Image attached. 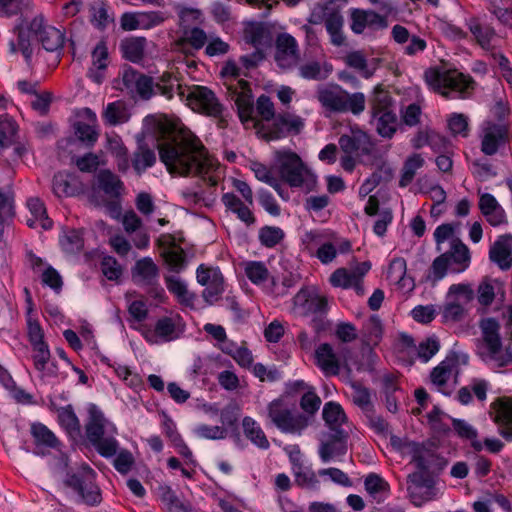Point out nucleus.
Returning a JSON list of instances; mask_svg holds the SVG:
<instances>
[{"label": "nucleus", "mask_w": 512, "mask_h": 512, "mask_svg": "<svg viewBox=\"0 0 512 512\" xmlns=\"http://www.w3.org/2000/svg\"><path fill=\"white\" fill-rule=\"evenodd\" d=\"M88 414L85 424L87 441L101 457H114L113 467L117 472L121 475L128 474L135 464V459L130 450L120 448V443L116 439V426L105 418L104 413L95 404H90Z\"/></svg>", "instance_id": "f257e3e1"}, {"label": "nucleus", "mask_w": 512, "mask_h": 512, "mask_svg": "<svg viewBox=\"0 0 512 512\" xmlns=\"http://www.w3.org/2000/svg\"><path fill=\"white\" fill-rule=\"evenodd\" d=\"M160 161L171 175H204L208 172V152L201 140L188 133L158 146Z\"/></svg>", "instance_id": "f03ea898"}, {"label": "nucleus", "mask_w": 512, "mask_h": 512, "mask_svg": "<svg viewBox=\"0 0 512 512\" xmlns=\"http://www.w3.org/2000/svg\"><path fill=\"white\" fill-rule=\"evenodd\" d=\"M371 124L384 138H391L397 130L395 102L389 91L377 86L369 99Z\"/></svg>", "instance_id": "7ed1b4c3"}, {"label": "nucleus", "mask_w": 512, "mask_h": 512, "mask_svg": "<svg viewBox=\"0 0 512 512\" xmlns=\"http://www.w3.org/2000/svg\"><path fill=\"white\" fill-rule=\"evenodd\" d=\"M187 101L193 111L216 119L219 128L224 129L228 126V110L209 87L193 85L187 95Z\"/></svg>", "instance_id": "20e7f679"}, {"label": "nucleus", "mask_w": 512, "mask_h": 512, "mask_svg": "<svg viewBox=\"0 0 512 512\" xmlns=\"http://www.w3.org/2000/svg\"><path fill=\"white\" fill-rule=\"evenodd\" d=\"M411 457L417 471L408 475L407 482L418 488H431L434 485V480L429 469L434 467L441 471L447 465V460L420 443L412 444Z\"/></svg>", "instance_id": "39448f33"}, {"label": "nucleus", "mask_w": 512, "mask_h": 512, "mask_svg": "<svg viewBox=\"0 0 512 512\" xmlns=\"http://www.w3.org/2000/svg\"><path fill=\"white\" fill-rule=\"evenodd\" d=\"M63 482L66 487L77 493L86 505L94 507L101 503L102 494L96 484V473L88 464H83L77 471H67Z\"/></svg>", "instance_id": "423d86ee"}, {"label": "nucleus", "mask_w": 512, "mask_h": 512, "mask_svg": "<svg viewBox=\"0 0 512 512\" xmlns=\"http://www.w3.org/2000/svg\"><path fill=\"white\" fill-rule=\"evenodd\" d=\"M348 22L355 35L374 36L389 26L388 17L373 9L351 7L348 10Z\"/></svg>", "instance_id": "0eeeda50"}, {"label": "nucleus", "mask_w": 512, "mask_h": 512, "mask_svg": "<svg viewBox=\"0 0 512 512\" xmlns=\"http://www.w3.org/2000/svg\"><path fill=\"white\" fill-rule=\"evenodd\" d=\"M424 80L428 87L434 92L442 93L444 88H459L463 90L474 89L475 81L469 75L456 73L450 70L442 71L438 67H430L424 72Z\"/></svg>", "instance_id": "6e6552de"}, {"label": "nucleus", "mask_w": 512, "mask_h": 512, "mask_svg": "<svg viewBox=\"0 0 512 512\" xmlns=\"http://www.w3.org/2000/svg\"><path fill=\"white\" fill-rule=\"evenodd\" d=\"M278 173L282 181L292 188H300L304 184V172L307 171L300 156L293 151L278 152Z\"/></svg>", "instance_id": "1a4fd4ad"}, {"label": "nucleus", "mask_w": 512, "mask_h": 512, "mask_svg": "<svg viewBox=\"0 0 512 512\" xmlns=\"http://www.w3.org/2000/svg\"><path fill=\"white\" fill-rule=\"evenodd\" d=\"M196 278L199 284L206 286L202 296L209 304L216 302L225 291L224 276L219 267L200 264L196 270Z\"/></svg>", "instance_id": "9d476101"}, {"label": "nucleus", "mask_w": 512, "mask_h": 512, "mask_svg": "<svg viewBox=\"0 0 512 512\" xmlns=\"http://www.w3.org/2000/svg\"><path fill=\"white\" fill-rule=\"evenodd\" d=\"M510 142L508 124L488 121L482 130L481 151L487 156L495 155L498 150Z\"/></svg>", "instance_id": "9b49d317"}, {"label": "nucleus", "mask_w": 512, "mask_h": 512, "mask_svg": "<svg viewBox=\"0 0 512 512\" xmlns=\"http://www.w3.org/2000/svg\"><path fill=\"white\" fill-rule=\"evenodd\" d=\"M304 128V121L300 116L289 112L278 113L266 131L268 140H279L289 135H298Z\"/></svg>", "instance_id": "f8f14e48"}, {"label": "nucleus", "mask_w": 512, "mask_h": 512, "mask_svg": "<svg viewBox=\"0 0 512 512\" xmlns=\"http://www.w3.org/2000/svg\"><path fill=\"white\" fill-rule=\"evenodd\" d=\"M295 307L300 308L304 314L324 315L328 311V301L325 296L317 293L315 288L303 287L293 298Z\"/></svg>", "instance_id": "ddd939ff"}, {"label": "nucleus", "mask_w": 512, "mask_h": 512, "mask_svg": "<svg viewBox=\"0 0 512 512\" xmlns=\"http://www.w3.org/2000/svg\"><path fill=\"white\" fill-rule=\"evenodd\" d=\"M339 145L345 154H353L356 157L369 156L374 151V143L363 131H353L350 135L340 136Z\"/></svg>", "instance_id": "4468645a"}, {"label": "nucleus", "mask_w": 512, "mask_h": 512, "mask_svg": "<svg viewBox=\"0 0 512 512\" xmlns=\"http://www.w3.org/2000/svg\"><path fill=\"white\" fill-rule=\"evenodd\" d=\"M348 432L338 430L337 433L329 435L326 441L319 446V457L323 463H328L336 457L344 456L347 453Z\"/></svg>", "instance_id": "2eb2a0df"}, {"label": "nucleus", "mask_w": 512, "mask_h": 512, "mask_svg": "<svg viewBox=\"0 0 512 512\" xmlns=\"http://www.w3.org/2000/svg\"><path fill=\"white\" fill-rule=\"evenodd\" d=\"M30 432L34 439V453L36 455L45 456L48 453L46 449H60V440L56 437L54 432L51 431L45 424L41 422L32 423Z\"/></svg>", "instance_id": "dca6fc26"}, {"label": "nucleus", "mask_w": 512, "mask_h": 512, "mask_svg": "<svg viewBox=\"0 0 512 512\" xmlns=\"http://www.w3.org/2000/svg\"><path fill=\"white\" fill-rule=\"evenodd\" d=\"M466 26L473 35L476 43L484 50L493 49L492 41L496 37V31L493 26L483 22L480 17L472 16L466 19Z\"/></svg>", "instance_id": "f3484780"}, {"label": "nucleus", "mask_w": 512, "mask_h": 512, "mask_svg": "<svg viewBox=\"0 0 512 512\" xmlns=\"http://www.w3.org/2000/svg\"><path fill=\"white\" fill-rule=\"evenodd\" d=\"M489 258L501 270H508L512 266V235H501L490 247Z\"/></svg>", "instance_id": "a211bd4d"}, {"label": "nucleus", "mask_w": 512, "mask_h": 512, "mask_svg": "<svg viewBox=\"0 0 512 512\" xmlns=\"http://www.w3.org/2000/svg\"><path fill=\"white\" fill-rule=\"evenodd\" d=\"M132 280L136 285L156 284L159 279V267L152 258L143 257L136 261L131 270Z\"/></svg>", "instance_id": "6ab92c4d"}, {"label": "nucleus", "mask_w": 512, "mask_h": 512, "mask_svg": "<svg viewBox=\"0 0 512 512\" xmlns=\"http://www.w3.org/2000/svg\"><path fill=\"white\" fill-rule=\"evenodd\" d=\"M90 23L98 31H105L115 22V13L108 0H95L89 8Z\"/></svg>", "instance_id": "aec40b11"}, {"label": "nucleus", "mask_w": 512, "mask_h": 512, "mask_svg": "<svg viewBox=\"0 0 512 512\" xmlns=\"http://www.w3.org/2000/svg\"><path fill=\"white\" fill-rule=\"evenodd\" d=\"M324 23L330 35V42L338 47L343 45L345 41L342 31L344 19L341 11L336 7H326L324 10Z\"/></svg>", "instance_id": "412c9836"}, {"label": "nucleus", "mask_w": 512, "mask_h": 512, "mask_svg": "<svg viewBox=\"0 0 512 512\" xmlns=\"http://www.w3.org/2000/svg\"><path fill=\"white\" fill-rule=\"evenodd\" d=\"M482 331L483 340L492 356L498 354L502 347L501 337L499 334L500 324L493 317L483 318L479 322Z\"/></svg>", "instance_id": "4be33fe9"}, {"label": "nucleus", "mask_w": 512, "mask_h": 512, "mask_svg": "<svg viewBox=\"0 0 512 512\" xmlns=\"http://www.w3.org/2000/svg\"><path fill=\"white\" fill-rule=\"evenodd\" d=\"M345 89L340 85H332L318 91V101L330 112L342 113L345 108L344 100Z\"/></svg>", "instance_id": "5701e85b"}, {"label": "nucleus", "mask_w": 512, "mask_h": 512, "mask_svg": "<svg viewBox=\"0 0 512 512\" xmlns=\"http://www.w3.org/2000/svg\"><path fill=\"white\" fill-rule=\"evenodd\" d=\"M147 39L143 36H130L121 40L119 49L122 57L132 63H139L144 58Z\"/></svg>", "instance_id": "b1692460"}, {"label": "nucleus", "mask_w": 512, "mask_h": 512, "mask_svg": "<svg viewBox=\"0 0 512 512\" xmlns=\"http://www.w3.org/2000/svg\"><path fill=\"white\" fill-rule=\"evenodd\" d=\"M316 365L326 374L337 375L340 370L339 360L329 343L320 344L315 350Z\"/></svg>", "instance_id": "393cba45"}, {"label": "nucleus", "mask_w": 512, "mask_h": 512, "mask_svg": "<svg viewBox=\"0 0 512 512\" xmlns=\"http://www.w3.org/2000/svg\"><path fill=\"white\" fill-rule=\"evenodd\" d=\"M382 392L385 397V406L393 414L398 412V397L396 392L402 391L398 383V375L395 373H385L381 378Z\"/></svg>", "instance_id": "a878e982"}, {"label": "nucleus", "mask_w": 512, "mask_h": 512, "mask_svg": "<svg viewBox=\"0 0 512 512\" xmlns=\"http://www.w3.org/2000/svg\"><path fill=\"white\" fill-rule=\"evenodd\" d=\"M245 42L255 48L267 46L271 43V32L262 22H252L244 29Z\"/></svg>", "instance_id": "bb28decb"}, {"label": "nucleus", "mask_w": 512, "mask_h": 512, "mask_svg": "<svg viewBox=\"0 0 512 512\" xmlns=\"http://www.w3.org/2000/svg\"><path fill=\"white\" fill-rule=\"evenodd\" d=\"M207 42V34L200 27H193L184 31V35L178 40V45L187 55H193L192 50L202 49Z\"/></svg>", "instance_id": "cd10ccee"}, {"label": "nucleus", "mask_w": 512, "mask_h": 512, "mask_svg": "<svg viewBox=\"0 0 512 512\" xmlns=\"http://www.w3.org/2000/svg\"><path fill=\"white\" fill-rule=\"evenodd\" d=\"M499 434L507 441H512V399H501L495 417Z\"/></svg>", "instance_id": "c85d7f7f"}, {"label": "nucleus", "mask_w": 512, "mask_h": 512, "mask_svg": "<svg viewBox=\"0 0 512 512\" xmlns=\"http://www.w3.org/2000/svg\"><path fill=\"white\" fill-rule=\"evenodd\" d=\"M450 244L451 250L445 252L444 254L448 255V260L450 261L451 265L456 264L459 266L458 268L452 269V271L457 273L462 272L470 264V251L459 238H453Z\"/></svg>", "instance_id": "c756f323"}, {"label": "nucleus", "mask_w": 512, "mask_h": 512, "mask_svg": "<svg viewBox=\"0 0 512 512\" xmlns=\"http://www.w3.org/2000/svg\"><path fill=\"white\" fill-rule=\"evenodd\" d=\"M156 163V154L147 143L139 142L136 151L132 157V167L137 173L141 175L148 168H151Z\"/></svg>", "instance_id": "7c9ffc66"}, {"label": "nucleus", "mask_w": 512, "mask_h": 512, "mask_svg": "<svg viewBox=\"0 0 512 512\" xmlns=\"http://www.w3.org/2000/svg\"><path fill=\"white\" fill-rule=\"evenodd\" d=\"M322 416L326 426L334 433L344 430L342 425L347 421V416L339 403L333 401L325 403Z\"/></svg>", "instance_id": "2f4dec72"}, {"label": "nucleus", "mask_w": 512, "mask_h": 512, "mask_svg": "<svg viewBox=\"0 0 512 512\" xmlns=\"http://www.w3.org/2000/svg\"><path fill=\"white\" fill-rule=\"evenodd\" d=\"M97 186L107 196L118 198L124 188L120 178L108 169L101 170L97 175Z\"/></svg>", "instance_id": "473e14b6"}, {"label": "nucleus", "mask_w": 512, "mask_h": 512, "mask_svg": "<svg viewBox=\"0 0 512 512\" xmlns=\"http://www.w3.org/2000/svg\"><path fill=\"white\" fill-rule=\"evenodd\" d=\"M243 432L255 446L267 450L270 443L260 425L251 417L245 416L242 420Z\"/></svg>", "instance_id": "72a5a7b5"}, {"label": "nucleus", "mask_w": 512, "mask_h": 512, "mask_svg": "<svg viewBox=\"0 0 512 512\" xmlns=\"http://www.w3.org/2000/svg\"><path fill=\"white\" fill-rule=\"evenodd\" d=\"M158 495L161 502L166 506L168 512H189L190 504L180 500L177 493L167 484L159 485Z\"/></svg>", "instance_id": "f704fd0d"}, {"label": "nucleus", "mask_w": 512, "mask_h": 512, "mask_svg": "<svg viewBox=\"0 0 512 512\" xmlns=\"http://www.w3.org/2000/svg\"><path fill=\"white\" fill-rule=\"evenodd\" d=\"M76 180L69 174L58 172L53 176L52 189L57 197H70L78 194Z\"/></svg>", "instance_id": "c9c22d12"}, {"label": "nucleus", "mask_w": 512, "mask_h": 512, "mask_svg": "<svg viewBox=\"0 0 512 512\" xmlns=\"http://www.w3.org/2000/svg\"><path fill=\"white\" fill-rule=\"evenodd\" d=\"M37 39L47 52H58L64 47L65 34L54 26H48Z\"/></svg>", "instance_id": "e433bc0d"}, {"label": "nucleus", "mask_w": 512, "mask_h": 512, "mask_svg": "<svg viewBox=\"0 0 512 512\" xmlns=\"http://www.w3.org/2000/svg\"><path fill=\"white\" fill-rule=\"evenodd\" d=\"M33 9L32 0H0V17H22L24 13Z\"/></svg>", "instance_id": "4c0bfd02"}, {"label": "nucleus", "mask_w": 512, "mask_h": 512, "mask_svg": "<svg viewBox=\"0 0 512 512\" xmlns=\"http://www.w3.org/2000/svg\"><path fill=\"white\" fill-rule=\"evenodd\" d=\"M58 423L69 435L80 433L81 425L79 418L70 404L58 410Z\"/></svg>", "instance_id": "58836bf2"}, {"label": "nucleus", "mask_w": 512, "mask_h": 512, "mask_svg": "<svg viewBox=\"0 0 512 512\" xmlns=\"http://www.w3.org/2000/svg\"><path fill=\"white\" fill-rule=\"evenodd\" d=\"M161 256L171 272L180 273L188 265L186 252L182 247L165 250Z\"/></svg>", "instance_id": "ea45409f"}, {"label": "nucleus", "mask_w": 512, "mask_h": 512, "mask_svg": "<svg viewBox=\"0 0 512 512\" xmlns=\"http://www.w3.org/2000/svg\"><path fill=\"white\" fill-rule=\"evenodd\" d=\"M235 105L237 107L238 116L241 122L244 123L252 120V115L254 112L252 90L241 91L237 93Z\"/></svg>", "instance_id": "a19ab883"}, {"label": "nucleus", "mask_w": 512, "mask_h": 512, "mask_svg": "<svg viewBox=\"0 0 512 512\" xmlns=\"http://www.w3.org/2000/svg\"><path fill=\"white\" fill-rule=\"evenodd\" d=\"M269 417L274 424L285 433H288L289 426L292 420V413L288 409H280V402L273 401L268 407Z\"/></svg>", "instance_id": "79ce46f5"}, {"label": "nucleus", "mask_w": 512, "mask_h": 512, "mask_svg": "<svg viewBox=\"0 0 512 512\" xmlns=\"http://www.w3.org/2000/svg\"><path fill=\"white\" fill-rule=\"evenodd\" d=\"M424 162L420 154L415 153L409 156L404 162L399 185L405 187L411 183L415 177L416 171L424 165Z\"/></svg>", "instance_id": "37998d69"}, {"label": "nucleus", "mask_w": 512, "mask_h": 512, "mask_svg": "<svg viewBox=\"0 0 512 512\" xmlns=\"http://www.w3.org/2000/svg\"><path fill=\"white\" fill-rule=\"evenodd\" d=\"M284 237L285 233L280 227L269 225L261 227L258 234L261 245L266 248H274Z\"/></svg>", "instance_id": "c03bdc74"}, {"label": "nucleus", "mask_w": 512, "mask_h": 512, "mask_svg": "<svg viewBox=\"0 0 512 512\" xmlns=\"http://www.w3.org/2000/svg\"><path fill=\"white\" fill-rule=\"evenodd\" d=\"M17 131L18 125L15 120L9 117H0V150L8 148L14 143Z\"/></svg>", "instance_id": "a18cd8bd"}, {"label": "nucleus", "mask_w": 512, "mask_h": 512, "mask_svg": "<svg viewBox=\"0 0 512 512\" xmlns=\"http://www.w3.org/2000/svg\"><path fill=\"white\" fill-rule=\"evenodd\" d=\"M246 277L255 285H260L268 280L269 271L261 261H249L245 265Z\"/></svg>", "instance_id": "49530a36"}, {"label": "nucleus", "mask_w": 512, "mask_h": 512, "mask_svg": "<svg viewBox=\"0 0 512 512\" xmlns=\"http://www.w3.org/2000/svg\"><path fill=\"white\" fill-rule=\"evenodd\" d=\"M165 283L168 291L174 294L181 304L190 306L192 304L193 296H188L186 285L177 277L166 276Z\"/></svg>", "instance_id": "de8ad7c7"}, {"label": "nucleus", "mask_w": 512, "mask_h": 512, "mask_svg": "<svg viewBox=\"0 0 512 512\" xmlns=\"http://www.w3.org/2000/svg\"><path fill=\"white\" fill-rule=\"evenodd\" d=\"M27 207L35 220L41 221V226L44 229L52 227V220L47 215V210L44 202L38 197H32L27 200Z\"/></svg>", "instance_id": "09e8293b"}, {"label": "nucleus", "mask_w": 512, "mask_h": 512, "mask_svg": "<svg viewBox=\"0 0 512 512\" xmlns=\"http://www.w3.org/2000/svg\"><path fill=\"white\" fill-rule=\"evenodd\" d=\"M353 389V403L361 409L363 414L371 413V410L375 407L371 401L370 390L361 384H354Z\"/></svg>", "instance_id": "8fccbe9b"}, {"label": "nucleus", "mask_w": 512, "mask_h": 512, "mask_svg": "<svg viewBox=\"0 0 512 512\" xmlns=\"http://www.w3.org/2000/svg\"><path fill=\"white\" fill-rule=\"evenodd\" d=\"M62 248L68 253H79L84 247V239L81 231L70 229L60 240Z\"/></svg>", "instance_id": "3c124183"}, {"label": "nucleus", "mask_w": 512, "mask_h": 512, "mask_svg": "<svg viewBox=\"0 0 512 512\" xmlns=\"http://www.w3.org/2000/svg\"><path fill=\"white\" fill-rule=\"evenodd\" d=\"M103 119L109 125H118L127 120L125 109L120 101L108 103L104 112Z\"/></svg>", "instance_id": "603ef678"}, {"label": "nucleus", "mask_w": 512, "mask_h": 512, "mask_svg": "<svg viewBox=\"0 0 512 512\" xmlns=\"http://www.w3.org/2000/svg\"><path fill=\"white\" fill-rule=\"evenodd\" d=\"M33 355L32 360L37 371L44 372L50 361V350L48 344L44 342L32 344Z\"/></svg>", "instance_id": "864d4df0"}, {"label": "nucleus", "mask_w": 512, "mask_h": 512, "mask_svg": "<svg viewBox=\"0 0 512 512\" xmlns=\"http://www.w3.org/2000/svg\"><path fill=\"white\" fill-rule=\"evenodd\" d=\"M92 66L97 70H106L109 61V52L106 37H102L94 47L92 53Z\"/></svg>", "instance_id": "5fc2aeb1"}, {"label": "nucleus", "mask_w": 512, "mask_h": 512, "mask_svg": "<svg viewBox=\"0 0 512 512\" xmlns=\"http://www.w3.org/2000/svg\"><path fill=\"white\" fill-rule=\"evenodd\" d=\"M345 108L342 113L351 112L354 115H359L365 110L366 98L361 92H355L350 94L345 90L344 100Z\"/></svg>", "instance_id": "6e6d98bb"}, {"label": "nucleus", "mask_w": 512, "mask_h": 512, "mask_svg": "<svg viewBox=\"0 0 512 512\" xmlns=\"http://www.w3.org/2000/svg\"><path fill=\"white\" fill-rule=\"evenodd\" d=\"M100 269L109 281H118L123 273L122 266L113 256H104L100 262Z\"/></svg>", "instance_id": "4d7b16f0"}, {"label": "nucleus", "mask_w": 512, "mask_h": 512, "mask_svg": "<svg viewBox=\"0 0 512 512\" xmlns=\"http://www.w3.org/2000/svg\"><path fill=\"white\" fill-rule=\"evenodd\" d=\"M364 486L365 490L374 498H376L379 493L388 494L390 491L388 482L376 473H370L366 476Z\"/></svg>", "instance_id": "13d9d810"}, {"label": "nucleus", "mask_w": 512, "mask_h": 512, "mask_svg": "<svg viewBox=\"0 0 512 512\" xmlns=\"http://www.w3.org/2000/svg\"><path fill=\"white\" fill-rule=\"evenodd\" d=\"M75 135L79 141L87 147H92L98 139V132L95 128L85 122H77L74 126Z\"/></svg>", "instance_id": "bf43d9fd"}, {"label": "nucleus", "mask_w": 512, "mask_h": 512, "mask_svg": "<svg viewBox=\"0 0 512 512\" xmlns=\"http://www.w3.org/2000/svg\"><path fill=\"white\" fill-rule=\"evenodd\" d=\"M141 74V72L134 69L132 66L125 65L120 72L122 87H119V89L121 91L126 90L128 93H134L138 78H140Z\"/></svg>", "instance_id": "052dcab7"}, {"label": "nucleus", "mask_w": 512, "mask_h": 512, "mask_svg": "<svg viewBox=\"0 0 512 512\" xmlns=\"http://www.w3.org/2000/svg\"><path fill=\"white\" fill-rule=\"evenodd\" d=\"M450 266L451 263L448 260V255L442 253L433 260L430 268L432 276L429 275L428 278H432L433 282L440 281L446 276Z\"/></svg>", "instance_id": "680f3d73"}, {"label": "nucleus", "mask_w": 512, "mask_h": 512, "mask_svg": "<svg viewBox=\"0 0 512 512\" xmlns=\"http://www.w3.org/2000/svg\"><path fill=\"white\" fill-rule=\"evenodd\" d=\"M357 278L354 273L346 268L336 269L330 276V283L333 287L350 289L353 281Z\"/></svg>", "instance_id": "e2e57ef3"}, {"label": "nucleus", "mask_w": 512, "mask_h": 512, "mask_svg": "<svg viewBox=\"0 0 512 512\" xmlns=\"http://www.w3.org/2000/svg\"><path fill=\"white\" fill-rule=\"evenodd\" d=\"M452 365L446 361H442L433 368L430 374L431 382L438 387L445 386L450 378Z\"/></svg>", "instance_id": "0e129e2a"}, {"label": "nucleus", "mask_w": 512, "mask_h": 512, "mask_svg": "<svg viewBox=\"0 0 512 512\" xmlns=\"http://www.w3.org/2000/svg\"><path fill=\"white\" fill-rule=\"evenodd\" d=\"M138 29H151L164 22L165 18L161 11L138 12Z\"/></svg>", "instance_id": "69168bd1"}, {"label": "nucleus", "mask_w": 512, "mask_h": 512, "mask_svg": "<svg viewBox=\"0 0 512 512\" xmlns=\"http://www.w3.org/2000/svg\"><path fill=\"white\" fill-rule=\"evenodd\" d=\"M440 349V343L435 337H428L425 341L420 342L418 346L419 358L427 362L429 361Z\"/></svg>", "instance_id": "338daca9"}, {"label": "nucleus", "mask_w": 512, "mask_h": 512, "mask_svg": "<svg viewBox=\"0 0 512 512\" xmlns=\"http://www.w3.org/2000/svg\"><path fill=\"white\" fill-rule=\"evenodd\" d=\"M258 200L260 205L272 216H279L281 208L271 192L265 189L258 191Z\"/></svg>", "instance_id": "774afa93"}]
</instances>
